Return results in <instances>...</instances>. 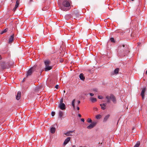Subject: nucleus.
<instances>
[{
	"label": "nucleus",
	"instance_id": "393cba45",
	"mask_svg": "<svg viewBox=\"0 0 147 147\" xmlns=\"http://www.w3.org/2000/svg\"><path fill=\"white\" fill-rule=\"evenodd\" d=\"M101 116L100 115H98L96 116V118L97 119H99L101 118Z\"/></svg>",
	"mask_w": 147,
	"mask_h": 147
},
{
	"label": "nucleus",
	"instance_id": "0eeeda50",
	"mask_svg": "<svg viewBox=\"0 0 147 147\" xmlns=\"http://www.w3.org/2000/svg\"><path fill=\"white\" fill-rule=\"evenodd\" d=\"M53 67L51 66H49V65H47L45 66V71H47L52 68Z\"/></svg>",
	"mask_w": 147,
	"mask_h": 147
},
{
	"label": "nucleus",
	"instance_id": "f03ea898",
	"mask_svg": "<svg viewBox=\"0 0 147 147\" xmlns=\"http://www.w3.org/2000/svg\"><path fill=\"white\" fill-rule=\"evenodd\" d=\"M1 68L3 69H5L6 68H9L10 67L9 65L7 63H5V62L2 63L1 64Z\"/></svg>",
	"mask_w": 147,
	"mask_h": 147
},
{
	"label": "nucleus",
	"instance_id": "39448f33",
	"mask_svg": "<svg viewBox=\"0 0 147 147\" xmlns=\"http://www.w3.org/2000/svg\"><path fill=\"white\" fill-rule=\"evenodd\" d=\"M146 88L145 87L142 90L141 93V95L142 97V99H144V96L145 95L144 94L146 91Z\"/></svg>",
	"mask_w": 147,
	"mask_h": 147
},
{
	"label": "nucleus",
	"instance_id": "a19ab883",
	"mask_svg": "<svg viewBox=\"0 0 147 147\" xmlns=\"http://www.w3.org/2000/svg\"><path fill=\"white\" fill-rule=\"evenodd\" d=\"M93 90L95 92H97V90L96 89H94Z\"/></svg>",
	"mask_w": 147,
	"mask_h": 147
},
{
	"label": "nucleus",
	"instance_id": "4468645a",
	"mask_svg": "<svg viewBox=\"0 0 147 147\" xmlns=\"http://www.w3.org/2000/svg\"><path fill=\"white\" fill-rule=\"evenodd\" d=\"M44 62L45 66L49 65L51 63V61L48 60H46Z\"/></svg>",
	"mask_w": 147,
	"mask_h": 147
},
{
	"label": "nucleus",
	"instance_id": "de8ad7c7",
	"mask_svg": "<svg viewBox=\"0 0 147 147\" xmlns=\"http://www.w3.org/2000/svg\"><path fill=\"white\" fill-rule=\"evenodd\" d=\"M132 1H134V0H131Z\"/></svg>",
	"mask_w": 147,
	"mask_h": 147
},
{
	"label": "nucleus",
	"instance_id": "7c9ffc66",
	"mask_svg": "<svg viewBox=\"0 0 147 147\" xmlns=\"http://www.w3.org/2000/svg\"><path fill=\"white\" fill-rule=\"evenodd\" d=\"M55 113L54 112H53V111L51 113V115L52 116H54V115H55Z\"/></svg>",
	"mask_w": 147,
	"mask_h": 147
},
{
	"label": "nucleus",
	"instance_id": "412c9836",
	"mask_svg": "<svg viewBox=\"0 0 147 147\" xmlns=\"http://www.w3.org/2000/svg\"><path fill=\"white\" fill-rule=\"evenodd\" d=\"M106 98L107 99V102L108 103H109L110 102V97L109 96H106Z\"/></svg>",
	"mask_w": 147,
	"mask_h": 147
},
{
	"label": "nucleus",
	"instance_id": "bb28decb",
	"mask_svg": "<svg viewBox=\"0 0 147 147\" xmlns=\"http://www.w3.org/2000/svg\"><path fill=\"white\" fill-rule=\"evenodd\" d=\"M87 122H88V123H92V120L90 118H88V120H87Z\"/></svg>",
	"mask_w": 147,
	"mask_h": 147
},
{
	"label": "nucleus",
	"instance_id": "f704fd0d",
	"mask_svg": "<svg viewBox=\"0 0 147 147\" xmlns=\"http://www.w3.org/2000/svg\"><path fill=\"white\" fill-rule=\"evenodd\" d=\"M18 7H16V6H15L14 8L13 9V10L14 11H15L16 9V8H17Z\"/></svg>",
	"mask_w": 147,
	"mask_h": 147
},
{
	"label": "nucleus",
	"instance_id": "20e7f679",
	"mask_svg": "<svg viewBox=\"0 0 147 147\" xmlns=\"http://www.w3.org/2000/svg\"><path fill=\"white\" fill-rule=\"evenodd\" d=\"M97 123V122L94 121L91 124L87 127V128L88 129H91L94 127Z\"/></svg>",
	"mask_w": 147,
	"mask_h": 147
},
{
	"label": "nucleus",
	"instance_id": "79ce46f5",
	"mask_svg": "<svg viewBox=\"0 0 147 147\" xmlns=\"http://www.w3.org/2000/svg\"><path fill=\"white\" fill-rule=\"evenodd\" d=\"M137 44H138V45L139 46L141 44V43H140V42H138L137 43Z\"/></svg>",
	"mask_w": 147,
	"mask_h": 147
},
{
	"label": "nucleus",
	"instance_id": "a18cd8bd",
	"mask_svg": "<svg viewBox=\"0 0 147 147\" xmlns=\"http://www.w3.org/2000/svg\"><path fill=\"white\" fill-rule=\"evenodd\" d=\"M63 92H64V93L65 92V90H64V91H63Z\"/></svg>",
	"mask_w": 147,
	"mask_h": 147
},
{
	"label": "nucleus",
	"instance_id": "dca6fc26",
	"mask_svg": "<svg viewBox=\"0 0 147 147\" xmlns=\"http://www.w3.org/2000/svg\"><path fill=\"white\" fill-rule=\"evenodd\" d=\"M79 77L80 79L84 80L85 79V77L84 76V75L83 74H81L79 75Z\"/></svg>",
	"mask_w": 147,
	"mask_h": 147
},
{
	"label": "nucleus",
	"instance_id": "4c0bfd02",
	"mask_svg": "<svg viewBox=\"0 0 147 147\" xmlns=\"http://www.w3.org/2000/svg\"><path fill=\"white\" fill-rule=\"evenodd\" d=\"M78 117H81L82 116L80 114H78Z\"/></svg>",
	"mask_w": 147,
	"mask_h": 147
},
{
	"label": "nucleus",
	"instance_id": "b1692460",
	"mask_svg": "<svg viewBox=\"0 0 147 147\" xmlns=\"http://www.w3.org/2000/svg\"><path fill=\"white\" fill-rule=\"evenodd\" d=\"M19 4V0H17L15 6L16 7H18Z\"/></svg>",
	"mask_w": 147,
	"mask_h": 147
},
{
	"label": "nucleus",
	"instance_id": "9b49d317",
	"mask_svg": "<svg viewBox=\"0 0 147 147\" xmlns=\"http://www.w3.org/2000/svg\"><path fill=\"white\" fill-rule=\"evenodd\" d=\"M14 36V34H13L9 38V43H11L13 42V40Z\"/></svg>",
	"mask_w": 147,
	"mask_h": 147
},
{
	"label": "nucleus",
	"instance_id": "423d86ee",
	"mask_svg": "<svg viewBox=\"0 0 147 147\" xmlns=\"http://www.w3.org/2000/svg\"><path fill=\"white\" fill-rule=\"evenodd\" d=\"M110 99H111L114 103H116V99L114 96L113 94H111L110 96Z\"/></svg>",
	"mask_w": 147,
	"mask_h": 147
},
{
	"label": "nucleus",
	"instance_id": "6e6552de",
	"mask_svg": "<svg viewBox=\"0 0 147 147\" xmlns=\"http://www.w3.org/2000/svg\"><path fill=\"white\" fill-rule=\"evenodd\" d=\"M59 107L60 109L62 110H64L65 109V105L64 103L59 104Z\"/></svg>",
	"mask_w": 147,
	"mask_h": 147
},
{
	"label": "nucleus",
	"instance_id": "9d476101",
	"mask_svg": "<svg viewBox=\"0 0 147 147\" xmlns=\"http://www.w3.org/2000/svg\"><path fill=\"white\" fill-rule=\"evenodd\" d=\"M70 139V138L68 137L63 142V144L65 145L67 144Z\"/></svg>",
	"mask_w": 147,
	"mask_h": 147
},
{
	"label": "nucleus",
	"instance_id": "c85d7f7f",
	"mask_svg": "<svg viewBox=\"0 0 147 147\" xmlns=\"http://www.w3.org/2000/svg\"><path fill=\"white\" fill-rule=\"evenodd\" d=\"M48 9V7H46L45 8V7H44L42 9V10L43 11H45V10H47Z\"/></svg>",
	"mask_w": 147,
	"mask_h": 147
},
{
	"label": "nucleus",
	"instance_id": "2eb2a0df",
	"mask_svg": "<svg viewBox=\"0 0 147 147\" xmlns=\"http://www.w3.org/2000/svg\"><path fill=\"white\" fill-rule=\"evenodd\" d=\"M73 132V131H69L65 133V134L67 136H71L72 135L71 134Z\"/></svg>",
	"mask_w": 147,
	"mask_h": 147
},
{
	"label": "nucleus",
	"instance_id": "cd10ccee",
	"mask_svg": "<svg viewBox=\"0 0 147 147\" xmlns=\"http://www.w3.org/2000/svg\"><path fill=\"white\" fill-rule=\"evenodd\" d=\"M110 40L111 41V42H115L114 39L113 38H111L110 39Z\"/></svg>",
	"mask_w": 147,
	"mask_h": 147
},
{
	"label": "nucleus",
	"instance_id": "c9c22d12",
	"mask_svg": "<svg viewBox=\"0 0 147 147\" xmlns=\"http://www.w3.org/2000/svg\"><path fill=\"white\" fill-rule=\"evenodd\" d=\"M89 94L91 96H93L94 95V94L92 93H90Z\"/></svg>",
	"mask_w": 147,
	"mask_h": 147
},
{
	"label": "nucleus",
	"instance_id": "6ab92c4d",
	"mask_svg": "<svg viewBox=\"0 0 147 147\" xmlns=\"http://www.w3.org/2000/svg\"><path fill=\"white\" fill-rule=\"evenodd\" d=\"M90 100L92 102H95L97 101V100L96 98L92 97L90 98Z\"/></svg>",
	"mask_w": 147,
	"mask_h": 147
},
{
	"label": "nucleus",
	"instance_id": "a878e982",
	"mask_svg": "<svg viewBox=\"0 0 147 147\" xmlns=\"http://www.w3.org/2000/svg\"><path fill=\"white\" fill-rule=\"evenodd\" d=\"M140 142H137L134 147H138L140 146Z\"/></svg>",
	"mask_w": 147,
	"mask_h": 147
},
{
	"label": "nucleus",
	"instance_id": "c756f323",
	"mask_svg": "<svg viewBox=\"0 0 147 147\" xmlns=\"http://www.w3.org/2000/svg\"><path fill=\"white\" fill-rule=\"evenodd\" d=\"M7 31V29H5L2 32H1V34H3L4 33L6 32Z\"/></svg>",
	"mask_w": 147,
	"mask_h": 147
},
{
	"label": "nucleus",
	"instance_id": "f257e3e1",
	"mask_svg": "<svg viewBox=\"0 0 147 147\" xmlns=\"http://www.w3.org/2000/svg\"><path fill=\"white\" fill-rule=\"evenodd\" d=\"M69 6L70 4L69 2L67 1H65L63 2L62 5L61 7V9L63 11H67L70 9Z\"/></svg>",
	"mask_w": 147,
	"mask_h": 147
},
{
	"label": "nucleus",
	"instance_id": "ea45409f",
	"mask_svg": "<svg viewBox=\"0 0 147 147\" xmlns=\"http://www.w3.org/2000/svg\"><path fill=\"white\" fill-rule=\"evenodd\" d=\"M80 102V100H78V104H79Z\"/></svg>",
	"mask_w": 147,
	"mask_h": 147
},
{
	"label": "nucleus",
	"instance_id": "4be33fe9",
	"mask_svg": "<svg viewBox=\"0 0 147 147\" xmlns=\"http://www.w3.org/2000/svg\"><path fill=\"white\" fill-rule=\"evenodd\" d=\"M63 115V112L61 111H60L59 112V117L61 118Z\"/></svg>",
	"mask_w": 147,
	"mask_h": 147
},
{
	"label": "nucleus",
	"instance_id": "e433bc0d",
	"mask_svg": "<svg viewBox=\"0 0 147 147\" xmlns=\"http://www.w3.org/2000/svg\"><path fill=\"white\" fill-rule=\"evenodd\" d=\"M81 121L83 122H84V119H81Z\"/></svg>",
	"mask_w": 147,
	"mask_h": 147
},
{
	"label": "nucleus",
	"instance_id": "f8f14e48",
	"mask_svg": "<svg viewBox=\"0 0 147 147\" xmlns=\"http://www.w3.org/2000/svg\"><path fill=\"white\" fill-rule=\"evenodd\" d=\"M125 45L124 44L120 45L118 47L119 50H123L125 49Z\"/></svg>",
	"mask_w": 147,
	"mask_h": 147
},
{
	"label": "nucleus",
	"instance_id": "f3484780",
	"mask_svg": "<svg viewBox=\"0 0 147 147\" xmlns=\"http://www.w3.org/2000/svg\"><path fill=\"white\" fill-rule=\"evenodd\" d=\"M55 127H52L50 129L51 133L52 134L54 133L55 131Z\"/></svg>",
	"mask_w": 147,
	"mask_h": 147
},
{
	"label": "nucleus",
	"instance_id": "7ed1b4c3",
	"mask_svg": "<svg viewBox=\"0 0 147 147\" xmlns=\"http://www.w3.org/2000/svg\"><path fill=\"white\" fill-rule=\"evenodd\" d=\"M34 71V67H33L31 68L28 71L26 76H30L32 73Z\"/></svg>",
	"mask_w": 147,
	"mask_h": 147
},
{
	"label": "nucleus",
	"instance_id": "5701e85b",
	"mask_svg": "<svg viewBox=\"0 0 147 147\" xmlns=\"http://www.w3.org/2000/svg\"><path fill=\"white\" fill-rule=\"evenodd\" d=\"M75 99H74L72 101V102H71V104H72V105L73 106V108L74 109L75 108V104H74V103H75Z\"/></svg>",
	"mask_w": 147,
	"mask_h": 147
},
{
	"label": "nucleus",
	"instance_id": "37998d69",
	"mask_svg": "<svg viewBox=\"0 0 147 147\" xmlns=\"http://www.w3.org/2000/svg\"><path fill=\"white\" fill-rule=\"evenodd\" d=\"M77 109L78 110H79L80 109V108L79 107H77Z\"/></svg>",
	"mask_w": 147,
	"mask_h": 147
},
{
	"label": "nucleus",
	"instance_id": "a211bd4d",
	"mask_svg": "<svg viewBox=\"0 0 147 147\" xmlns=\"http://www.w3.org/2000/svg\"><path fill=\"white\" fill-rule=\"evenodd\" d=\"M100 106H101V108L102 109L104 110L106 108L105 107L106 106V105L105 104L103 103L102 104H100Z\"/></svg>",
	"mask_w": 147,
	"mask_h": 147
},
{
	"label": "nucleus",
	"instance_id": "49530a36",
	"mask_svg": "<svg viewBox=\"0 0 147 147\" xmlns=\"http://www.w3.org/2000/svg\"><path fill=\"white\" fill-rule=\"evenodd\" d=\"M146 74H147V70H146Z\"/></svg>",
	"mask_w": 147,
	"mask_h": 147
},
{
	"label": "nucleus",
	"instance_id": "473e14b6",
	"mask_svg": "<svg viewBox=\"0 0 147 147\" xmlns=\"http://www.w3.org/2000/svg\"><path fill=\"white\" fill-rule=\"evenodd\" d=\"M63 99L62 98L60 100L59 104H63Z\"/></svg>",
	"mask_w": 147,
	"mask_h": 147
},
{
	"label": "nucleus",
	"instance_id": "ddd939ff",
	"mask_svg": "<svg viewBox=\"0 0 147 147\" xmlns=\"http://www.w3.org/2000/svg\"><path fill=\"white\" fill-rule=\"evenodd\" d=\"M110 116V115L109 114H108V115H106L105 117H104V119L103 120V122H106L107 121V120L108 119L109 117Z\"/></svg>",
	"mask_w": 147,
	"mask_h": 147
},
{
	"label": "nucleus",
	"instance_id": "2f4dec72",
	"mask_svg": "<svg viewBox=\"0 0 147 147\" xmlns=\"http://www.w3.org/2000/svg\"><path fill=\"white\" fill-rule=\"evenodd\" d=\"M98 97L99 99H102L103 98V97L101 96H98Z\"/></svg>",
	"mask_w": 147,
	"mask_h": 147
},
{
	"label": "nucleus",
	"instance_id": "c03bdc74",
	"mask_svg": "<svg viewBox=\"0 0 147 147\" xmlns=\"http://www.w3.org/2000/svg\"><path fill=\"white\" fill-rule=\"evenodd\" d=\"M71 147H76L75 145H72Z\"/></svg>",
	"mask_w": 147,
	"mask_h": 147
},
{
	"label": "nucleus",
	"instance_id": "58836bf2",
	"mask_svg": "<svg viewBox=\"0 0 147 147\" xmlns=\"http://www.w3.org/2000/svg\"><path fill=\"white\" fill-rule=\"evenodd\" d=\"M26 78H24L23 80H22V82H23L25 80Z\"/></svg>",
	"mask_w": 147,
	"mask_h": 147
},
{
	"label": "nucleus",
	"instance_id": "aec40b11",
	"mask_svg": "<svg viewBox=\"0 0 147 147\" xmlns=\"http://www.w3.org/2000/svg\"><path fill=\"white\" fill-rule=\"evenodd\" d=\"M119 71V68H117L115 69L114 71V73L115 74H117L118 73Z\"/></svg>",
	"mask_w": 147,
	"mask_h": 147
},
{
	"label": "nucleus",
	"instance_id": "1a4fd4ad",
	"mask_svg": "<svg viewBox=\"0 0 147 147\" xmlns=\"http://www.w3.org/2000/svg\"><path fill=\"white\" fill-rule=\"evenodd\" d=\"M21 95V92L20 91H18L16 95V99L18 100H19L20 98Z\"/></svg>",
	"mask_w": 147,
	"mask_h": 147
},
{
	"label": "nucleus",
	"instance_id": "72a5a7b5",
	"mask_svg": "<svg viewBox=\"0 0 147 147\" xmlns=\"http://www.w3.org/2000/svg\"><path fill=\"white\" fill-rule=\"evenodd\" d=\"M59 86L58 85H56L55 86V87L56 89H58V88Z\"/></svg>",
	"mask_w": 147,
	"mask_h": 147
}]
</instances>
